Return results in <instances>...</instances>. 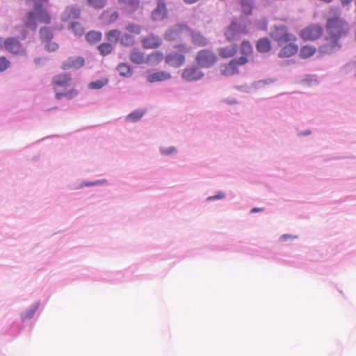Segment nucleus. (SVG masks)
Returning <instances> with one entry per match:
<instances>
[{
    "mask_svg": "<svg viewBox=\"0 0 356 356\" xmlns=\"http://www.w3.org/2000/svg\"><path fill=\"white\" fill-rule=\"evenodd\" d=\"M326 29L328 36L325 44L319 47V51L324 54H331L341 48L339 40L348 33V25L341 18L335 17L327 20Z\"/></svg>",
    "mask_w": 356,
    "mask_h": 356,
    "instance_id": "obj_1",
    "label": "nucleus"
},
{
    "mask_svg": "<svg viewBox=\"0 0 356 356\" xmlns=\"http://www.w3.org/2000/svg\"><path fill=\"white\" fill-rule=\"evenodd\" d=\"M51 19V17L48 10L40 3L37 2L34 5V10L29 11L25 14L23 22L26 28L35 31L38 22L49 24Z\"/></svg>",
    "mask_w": 356,
    "mask_h": 356,
    "instance_id": "obj_2",
    "label": "nucleus"
},
{
    "mask_svg": "<svg viewBox=\"0 0 356 356\" xmlns=\"http://www.w3.org/2000/svg\"><path fill=\"white\" fill-rule=\"evenodd\" d=\"M174 48L175 51L168 53L165 57V61L172 67H179L185 63L184 54L191 51V47L184 44H180L175 45Z\"/></svg>",
    "mask_w": 356,
    "mask_h": 356,
    "instance_id": "obj_3",
    "label": "nucleus"
},
{
    "mask_svg": "<svg viewBox=\"0 0 356 356\" xmlns=\"http://www.w3.org/2000/svg\"><path fill=\"white\" fill-rule=\"evenodd\" d=\"M195 61L199 67L207 68L211 67L216 63L217 56L211 50L202 49L197 52Z\"/></svg>",
    "mask_w": 356,
    "mask_h": 356,
    "instance_id": "obj_4",
    "label": "nucleus"
},
{
    "mask_svg": "<svg viewBox=\"0 0 356 356\" xmlns=\"http://www.w3.org/2000/svg\"><path fill=\"white\" fill-rule=\"evenodd\" d=\"M189 31L190 29L188 26L182 24H176L165 33L164 38L167 40L173 41L188 35Z\"/></svg>",
    "mask_w": 356,
    "mask_h": 356,
    "instance_id": "obj_5",
    "label": "nucleus"
},
{
    "mask_svg": "<svg viewBox=\"0 0 356 356\" xmlns=\"http://www.w3.org/2000/svg\"><path fill=\"white\" fill-rule=\"evenodd\" d=\"M272 38L278 42L280 46L284 44L296 40V38L288 33L286 28L284 26L276 27L275 31L272 33Z\"/></svg>",
    "mask_w": 356,
    "mask_h": 356,
    "instance_id": "obj_6",
    "label": "nucleus"
},
{
    "mask_svg": "<svg viewBox=\"0 0 356 356\" xmlns=\"http://www.w3.org/2000/svg\"><path fill=\"white\" fill-rule=\"evenodd\" d=\"M323 28L316 24H312L303 29L300 32V37L304 40H315L323 34Z\"/></svg>",
    "mask_w": 356,
    "mask_h": 356,
    "instance_id": "obj_7",
    "label": "nucleus"
},
{
    "mask_svg": "<svg viewBox=\"0 0 356 356\" xmlns=\"http://www.w3.org/2000/svg\"><path fill=\"white\" fill-rule=\"evenodd\" d=\"M85 65V59L81 56H72L68 58L65 60L61 68L63 70H68L71 69H79Z\"/></svg>",
    "mask_w": 356,
    "mask_h": 356,
    "instance_id": "obj_8",
    "label": "nucleus"
},
{
    "mask_svg": "<svg viewBox=\"0 0 356 356\" xmlns=\"http://www.w3.org/2000/svg\"><path fill=\"white\" fill-rule=\"evenodd\" d=\"M245 64V58L241 56L238 60H233L225 65L221 70L222 74L225 76H232L238 72V67Z\"/></svg>",
    "mask_w": 356,
    "mask_h": 356,
    "instance_id": "obj_9",
    "label": "nucleus"
},
{
    "mask_svg": "<svg viewBox=\"0 0 356 356\" xmlns=\"http://www.w3.org/2000/svg\"><path fill=\"white\" fill-rule=\"evenodd\" d=\"M203 76L204 74L196 66L185 68L181 74L182 78L187 81L200 79Z\"/></svg>",
    "mask_w": 356,
    "mask_h": 356,
    "instance_id": "obj_10",
    "label": "nucleus"
},
{
    "mask_svg": "<svg viewBox=\"0 0 356 356\" xmlns=\"http://www.w3.org/2000/svg\"><path fill=\"white\" fill-rule=\"evenodd\" d=\"M157 6L152 13V17L154 21H160L167 17L168 10L165 0H156Z\"/></svg>",
    "mask_w": 356,
    "mask_h": 356,
    "instance_id": "obj_11",
    "label": "nucleus"
},
{
    "mask_svg": "<svg viewBox=\"0 0 356 356\" xmlns=\"http://www.w3.org/2000/svg\"><path fill=\"white\" fill-rule=\"evenodd\" d=\"M72 77L70 74H59L52 78V83L55 88H66L70 85Z\"/></svg>",
    "mask_w": 356,
    "mask_h": 356,
    "instance_id": "obj_12",
    "label": "nucleus"
},
{
    "mask_svg": "<svg viewBox=\"0 0 356 356\" xmlns=\"http://www.w3.org/2000/svg\"><path fill=\"white\" fill-rule=\"evenodd\" d=\"M5 49L12 54H19L22 51L20 42L15 38H8L4 42Z\"/></svg>",
    "mask_w": 356,
    "mask_h": 356,
    "instance_id": "obj_13",
    "label": "nucleus"
},
{
    "mask_svg": "<svg viewBox=\"0 0 356 356\" xmlns=\"http://www.w3.org/2000/svg\"><path fill=\"white\" fill-rule=\"evenodd\" d=\"M143 47L145 49H156L162 43V40L156 35H149L141 40Z\"/></svg>",
    "mask_w": 356,
    "mask_h": 356,
    "instance_id": "obj_14",
    "label": "nucleus"
},
{
    "mask_svg": "<svg viewBox=\"0 0 356 356\" xmlns=\"http://www.w3.org/2000/svg\"><path fill=\"white\" fill-rule=\"evenodd\" d=\"M241 26L236 22H232L227 31L225 36L228 40L238 38L241 35Z\"/></svg>",
    "mask_w": 356,
    "mask_h": 356,
    "instance_id": "obj_15",
    "label": "nucleus"
},
{
    "mask_svg": "<svg viewBox=\"0 0 356 356\" xmlns=\"http://www.w3.org/2000/svg\"><path fill=\"white\" fill-rule=\"evenodd\" d=\"M298 46L290 42L289 44L284 45L279 53L280 58H289L297 53Z\"/></svg>",
    "mask_w": 356,
    "mask_h": 356,
    "instance_id": "obj_16",
    "label": "nucleus"
},
{
    "mask_svg": "<svg viewBox=\"0 0 356 356\" xmlns=\"http://www.w3.org/2000/svg\"><path fill=\"white\" fill-rule=\"evenodd\" d=\"M171 78L170 73L165 72H157L149 74L147 76V80L149 83H154L158 81H163Z\"/></svg>",
    "mask_w": 356,
    "mask_h": 356,
    "instance_id": "obj_17",
    "label": "nucleus"
},
{
    "mask_svg": "<svg viewBox=\"0 0 356 356\" xmlns=\"http://www.w3.org/2000/svg\"><path fill=\"white\" fill-rule=\"evenodd\" d=\"M123 3V8L129 13H132L140 7V0H119Z\"/></svg>",
    "mask_w": 356,
    "mask_h": 356,
    "instance_id": "obj_18",
    "label": "nucleus"
},
{
    "mask_svg": "<svg viewBox=\"0 0 356 356\" xmlns=\"http://www.w3.org/2000/svg\"><path fill=\"white\" fill-rule=\"evenodd\" d=\"M188 35H191L192 42L197 46L204 47L208 44V40L203 37L200 33H197L190 30Z\"/></svg>",
    "mask_w": 356,
    "mask_h": 356,
    "instance_id": "obj_19",
    "label": "nucleus"
},
{
    "mask_svg": "<svg viewBox=\"0 0 356 356\" xmlns=\"http://www.w3.org/2000/svg\"><path fill=\"white\" fill-rule=\"evenodd\" d=\"M130 60L136 64L147 63V57L138 49H134L130 54Z\"/></svg>",
    "mask_w": 356,
    "mask_h": 356,
    "instance_id": "obj_20",
    "label": "nucleus"
},
{
    "mask_svg": "<svg viewBox=\"0 0 356 356\" xmlns=\"http://www.w3.org/2000/svg\"><path fill=\"white\" fill-rule=\"evenodd\" d=\"M237 51V48L235 44L219 49L218 54L222 58H230L235 55Z\"/></svg>",
    "mask_w": 356,
    "mask_h": 356,
    "instance_id": "obj_21",
    "label": "nucleus"
},
{
    "mask_svg": "<svg viewBox=\"0 0 356 356\" xmlns=\"http://www.w3.org/2000/svg\"><path fill=\"white\" fill-rule=\"evenodd\" d=\"M164 58V55L161 51H155L147 56V63L153 65L159 64Z\"/></svg>",
    "mask_w": 356,
    "mask_h": 356,
    "instance_id": "obj_22",
    "label": "nucleus"
},
{
    "mask_svg": "<svg viewBox=\"0 0 356 356\" xmlns=\"http://www.w3.org/2000/svg\"><path fill=\"white\" fill-rule=\"evenodd\" d=\"M102 39V33L99 31H91L86 35V40L91 44L98 42Z\"/></svg>",
    "mask_w": 356,
    "mask_h": 356,
    "instance_id": "obj_23",
    "label": "nucleus"
},
{
    "mask_svg": "<svg viewBox=\"0 0 356 356\" xmlns=\"http://www.w3.org/2000/svg\"><path fill=\"white\" fill-rule=\"evenodd\" d=\"M316 52V48L312 45L303 46L300 51V56L302 58H308L312 56Z\"/></svg>",
    "mask_w": 356,
    "mask_h": 356,
    "instance_id": "obj_24",
    "label": "nucleus"
},
{
    "mask_svg": "<svg viewBox=\"0 0 356 356\" xmlns=\"http://www.w3.org/2000/svg\"><path fill=\"white\" fill-rule=\"evenodd\" d=\"M119 74L122 76L129 77L132 74V70L130 66L124 63L119 64L117 67Z\"/></svg>",
    "mask_w": 356,
    "mask_h": 356,
    "instance_id": "obj_25",
    "label": "nucleus"
},
{
    "mask_svg": "<svg viewBox=\"0 0 356 356\" xmlns=\"http://www.w3.org/2000/svg\"><path fill=\"white\" fill-rule=\"evenodd\" d=\"M270 47V42L268 38L260 39L257 44L258 51L263 53L268 51Z\"/></svg>",
    "mask_w": 356,
    "mask_h": 356,
    "instance_id": "obj_26",
    "label": "nucleus"
},
{
    "mask_svg": "<svg viewBox=\"0 0 356 356\" xmlns=\"http://www.w3.org/2000/svg\"><path fill=\"white\" fill-rule=\"evenodd\" d=\"M40 39L43 42L52 40L53 34L51 30L47 27H42L39 31Z\"/></svg>",
    "mask_w": 356,
    "mask_h": 356,
    "instance_id": "obj_27",
    "label": "nucleus"
},
{
    "mask_svg": "<svg viewBox=\"0 0 356 356\" xmlns=\"http://www.w3.org/2000/svg\"><path fill=\"white\" fill-rule=\"evenodd\" d=\"M121 32L117 29H113L106 33V38L111 42L116 43L120 38Z\"/></svg>",
    "mask_w": 356,
    "mask_h": 356,
    "instance_id": "obj_28",
    "label": "nucleus"
},
{
    "mask_svg": "<svg viewBox=\"0 0 356 356\" xmlns=\"http://www.w3.org/2000/svg\"><path fill=\"white\" fill-rule=\"evenodd\" d=\"M145 112L141 110L134 111L128 115L126 120L129 122H135L138 121L144 115Z\"/></svg>",
    "mask_w": 356,
    "mask_h": 356,
    "instance_id": "obj_29",
    "label": "nucleus"
},
{
    "mask_svg": "<svg viewBox=\"0 0 356 356\" xmlns=\"http://www.w3.org/2000/svg\"><path fill=\"white\" fill-rule=\"evenodd\" d=\"M98 50L101 55L106 56L112 52L113 47L109 43H102L98 46Z\"/></svg>",
    "mask_w": 356,
    "mask_h": 356,
    "instance_id": "obj_30",
    "label": "nucleus"
},
{
    "mask_svg": "<svg viewBox=\"0 0 356 356\" xmlns=\"http://www.w3.org/2000/svg\"><path fill=\"white\" fill-rule=\"evenodd\" d=\"M38 305H33L31 308L24 312L21 315L22 321H24L31 318L33 316V315H34L35 312H36V310L38 309Z\"/></svg>",
    "mask_w": 356,
    "mask_h": 356,
    "instance_id": "obj_31",
    "label": "nucleus"
},
{
    "mask_svg": "<svg viewBox=\"0 0 356 356\" xmlns=\"http://www.w3.org/2000/svg\"><path fill=\"white\" fill-rule=\"evenodd\" d=\"M70 29L74 33L75 35L81 36L84 33V29L81 24L79 22H72L70 24Z\"/></svg>",
    "mask_w": 356,
    "mask_h": 356,
    "instance_id": "obj_32",
    "label": "nucleus"
},
{
    "mask_svg": "<svg viewBox=\"0 0 356 356\" xmlns=\"http://www.w3.org/2000/svg\"><path fill=\"white\" fill-rule=\"evenodd\" d=\"M120 43L125 46H131L134 44V38L129 34L124 33L120 36Z\"/></svg>",
    "mask_w": 356,
    "mask_h": 356,
    "instance_id": "obj_33",
    "label": "nucleus"
},
{
    "mask_svg": "<svg viewBox=\"0 0 356 356\" xmlns=\"http://www.w3.org/2000/svg\"><path fill=\"white\" fill-rule=\"evenodd\" d=\"M45 42L44 48L47 51L54 52L58 49L59 45L52 40H47Z\"/></svg>",
    "mask_w": 356,
    "mask_h": 356,
    "instance_id": "obj_34",
    "label": "nucleus"
},
{
    "mask_svg": "<svg viewBox=\"0 0 356 356\" xmlns=\"http://www.w3.org/2000/svg\"><path fill=\"white\" fill-rule=\"evenodd\" d=\"M126 29L132 33L134 34H140L141 32V28L139 25L134 24V23H129L127 25Z\"/></svg>",
    "mask_w": 356,
    "mask_h": 356,
    "instance_id": "obj_35",
    "label": "nucleus"
},
{
    "mask_svg": "<svg viewBox=\"0 0 356 356\" xmlns=\"http://www.w3.org/2000/svg\"><path fill=\"white\" fill-rule=\"evenodd\" d=\"M107 80H97L90 83V88L92 89H100L107 83Z\"/></svg>",
    "mask_w": 356,
    "mask_h": 356,
    "instance_id": "obj_36",
    "label": "nucleus"
},
{
    "mask_svg": "<svg viewBox=\"0 0 356 356\" xmlns=\"http://www.w3.org/2000/svg\"><path fill=\"white\" fill-rule=\"evenodd\" d=\"M88 1L95 8H102L106 4V0H88Z\"/></svg>",
    "mask_w": 356,
    "mask_h": 356,
    "instance_id": "obj_37",
    "label": "nucleus"
},
{
    "mask_svg": "<svg viewBox=\"0 0 356 356\" xmlns=\"http://www.w3.org/2000/svg\"><path fill=\"white\" fill-rule=\"evenodd\" d=\"M10 61L6 57H0V72L6 70L10 67Z\"/></svg>",
    "mask_w": 356,
    "mask_h": 356,
    "instance_id": "obj_38",
    "label": "nucleus"
},
{
    "mask_svg": "<svg viewBox=\"0 0 356 356\" xmlns=\"http://www.w3.org/2000/svg\"><path fill=\"white\" fill-rule=\"evenodd\" d=\"M225 195L222 192H218V193L216 195L210 196L207 197L208 201H213L217 200H221L225 198Z\"/></svg>",
    "mask_w": 356,
    "mask_h": 356,
    "instance_id": "obj_39",
    "label": "nucleus"
},
{
    "mask_svg": "<svg viewBox=\"0 0 356 356\" xmlns=\"http://www.w3.org/2000/svg\"><path fill=\"white\" fill-rule=\"evenodd\" d=\"M65 97L70 99L74 98V97H76L78 95V90L73 89V90H69V91L65 92Z\"/></svg>",
    "mask_w": 356,
    "mask_h": 356,
    "instance_id": "obj_40",
    "label": "nucleus"
},
{
    "mask_svg": "<svg viewBox=\"0 0 356 356\" xmlns=\"http://www.w3.org/2000/svg\"><path fill=\"white\" fill-rule=\"evenodd\" d=\"M175 151H176L175 147H170L163 149L161 150V152L164 155H170V154H172L173 152H175Z\"/></svg>",
    "mask_w": 356,
    "mask_h": 356,
    "instance_id": "obj_41",
    "label": "nucleus"
},
{
    "mask_svg": "<svg viewBox=\"0 0 356 356\" xmlns=\"http://www.w3.org/2000/svg\"><path fill=\"white\" fill-rule=\"evenodd\" d=\"M118 17V13L117 12H113L111 13L108 16V22H115Z\"/></svg>",
    "mask_w": 356,
    "mask_h": 356,
    "instance_id": "obj_42",
    "label": "nucleus"
},
{
    "mask_svg": "<svg viewBox=\"0 0 356 356\" xmlns=\"http://www.w3.org/2000/svg\"><path fill=\"white\" fill-rule=\"evenodd\" d=\"M296 238V236H293L288 235V234H284L280 237V241H286V240H288L289 238Z\"/></svg>",
    "mask_w": 356,
    "mask_h": 356,
    "instance_id": "obj_43",
    "label": "nucleus"
},
{
    "mask_svg": "<svg viewBox=\"0 0 356 356\" xmlns=\"http://www.w3.org/2000/svg\"><path fill=\"white\" fill-rule=\"evenodd\" d=\"M55 97L57 99H61L63 97H65V92H56L55 95Z\"/></svg>",
    "mask_w": 356,
    "mask_h": 356,
    "instance_id": "obj_44",
    "label": "nucleus"
},
{
    "mask_svg": "<svg viewBox=\"0 0 356 356\" xmlns=\"http://www.w3.org/2000/svg\"><path fill=\"white\" fill-rule=\"evenodd\" d=\"M352 0H341V3L343 5H348L350 3Z\"/></svg>",
    "mask_w": 356,
    "mask_h": 356,
    "instance_id": "obj_45",
    "label": "nucleus"
},
{
    "mask_svg": "<svg viewBox=\"0 0 356 356\" xmlns=\"http://www.w3.org/2000/svg\"><path fill=\"white\" fill-rule=\"evenodd\" d=\"M27 36V32L25 30H23L22 33V39H25Z\"/></svg>",
    "mask_w": 356,
    "mask_h": 356,
    "instance_id": "obj_46",
    "label": "nucleus"
},
{
    "mask_svg": "<svg viewBox=\"0 0 356 356\" xmlns=\"http://www.w3.org/2000/svg\"><path fill=\"white\" fill-rule=\"evenodd\" d=\"M261 209H259V208H254L251 210V212H256V211H261Z\"/></svg>",
    "mask_w": 356,
    "mask_h": 356,
    "instance_id": "obj_47",
    "label": "nucleus"
},
{
    "mask_svg": "<svg viewBox=\"0 0 356 356\" xmlns=\"http://www.w3.org/2000/svg\"><path fill=\"white\" fill-rule=\"evenodd\" d=\"M259 83H261H261H266V81H261L259 82Z\"/></svg>",
    "mask_w": 356,
    "mask_h": 356,
    "instance_id": "obj_48",
    "label": "nucleus"
},
{
    "mask_svg": "<svg viewBox=\"0 0 356 356\" xmlns=\"http://www.w3.org/2000/svg\"><path fill=\"white\" fill-rule=\"evenodd\" d=\"M40 60V59L35 60V63H39Z\"/></svg>",
    "mask_w": 356,
    "mask_h": 356,
    "instance_id": "obj_49",
    "label": "nucleus"
},
{
    "mask_svg": "<svg viewBox=\"0 0 356 356\" xmlns=\"http://www.w3.org/2000/svg\"><path fill=\"white\" fill-rule=\"evenodd\" d=\"M104 15H108V12H105V13H104Z\"/></svg>",
    "mask_w": 356,
    "mask_h": 356,
    "instance_id": "obj_50",
    "label": "nucleus"
},
{
    "mask_svg": "<svg viewBox=\"0 0 356 356\" xmlns=\"http://www.w3.org/2000/svg\"><path fill=\"white\" fill-rule=\"evenodd\" d=\"M92 184H86L87 186H92Z\"/></svg>",
    "mask_w": 356,
    "mask_h": 356,
    "instance_id": "obj_51",
    "label": "nucleus"
},
{
    "mask_svg": "<svg viewBox=\"0 0 356 356\" xmlns=\"http://www.w3.org/2000/svg\"><path fill=\"white\" fill-rule=\"evenodd\" d=\"M245 13H246V15L248 14V9L247 8H246Z\"/></svg>",
    "mask_w": 356,
    "mask_h": 356,
    "instance_id": "obj_52",
    "label": "nucleus"
}]
</instances>
